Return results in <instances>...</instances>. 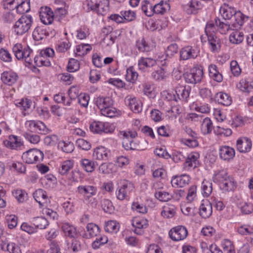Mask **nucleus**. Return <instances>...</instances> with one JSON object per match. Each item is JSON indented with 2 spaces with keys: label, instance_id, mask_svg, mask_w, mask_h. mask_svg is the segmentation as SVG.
Wrapping results in <instances>:
<instances>
[{
  "label": "nucleus",
  "instance_id": "nucleus-1",
  "mask_svg": "<svg viewBox=\"0 0 253 253\" xmlns=\"http://www.w3.org/2000/svg\"><path fill=\"white\" fill-rule=\"evenodd\" d=\"M95 103L103 115L110 118L115 116L116 110L112 107L113 100L110 97L99 96L95 99Z\"/></svg>",
  "mask_w": 253,
  "mask_h": 253
},
{
  "label": "nucleus",
  "instance_id": "nucleus-2",
  "mask_svg": "<svg viewBox=\"0 0 253 253\" xmlns=\"http://www.w3.org/2000/svg\"><path fill=\"white\" fill-rule=\"evenodd\" d=\"M76 191L78 194L83 196L84 201L87 204L92 207L97 205V200L93 197L97 193V188L96 187L90 185H82L77 187Z\"/></svg>",
  "mask_w": 253,
  "mask_h": 253
},
{
  "label": "nucleus",
  "instance_id": "nucleus-3",
  "mask_svg": "<svg viewBox=\"0 0 253 253\" xmlns=\"http://www.w3.org/2000/svg\"><path fill=\"white\" fill-rule=\"evenodd\" d=\"M33 23V19L31 15H24L15 23L13 31L18 36L23 35L29 31Z\"/></svg>",
  "mask_w": 253,
  "mask_h": 253
},
{
  "label": "nucleus",
  "instance_id": "nucleus-4",
  "mask_svg": "<svg viewBox=\"0 0 253 253\" xmlns=\"http://www.w3.org/2000/svg\"><path fill=\"white\" fill-rule=\"evenodd\" d=\"M118 136L123 140L122 144L123 147L126 150H136L140 148L135 146L133 138L137 136V133L135 131H120Z\"/></svg>",
  "mask_w": 253,
  "mask_h": 253
},
{
  "label": "nucleus",
  "instance_id": "nucleus-5",
  "mask_svg": "<svg viewBox=\"0 0 253 253\" xmlns=\"http://www.w3.org/2000/svg\"><path fill=\"white\" fill-rule=\"evenodd\" d=\"M134 185L127 180H123L116 191L117 198L121 201L128 200L129 195L133 190Z\"/></svg>",
  "mask_w": 253,
  "mask_h": 253
},
{
  "label": "nucleus",
  "instance_id": "nucleus-6",
  "mask_svg": "<svg viewBox=\"0 0 253 253\" xmlns=\"http://www.w3.org/2000/svg\"><path fill=\"white\" fill-rule=\"evenodd\" d=\"M25 125L27 130L31 132L45 135L50 132L45 125L40 121L28 120L26 121Z\"/></svg>",
  "mask_w": 253,
  "mask_h": 253
},
{
  "label": "nucleus",
  "instance_id": "nucleus-7",
  "mask_svg": "<svg viewBox=\"0 0 253 253\" xmlns=\"http://www.w3.org/2000/svg\"><path fill=\"white\" fill-rule=\"evenodd\" d=\"M203 69L201 67H195L189 72L184 74V78L187 83L196 84L201 82L203 77Z\"/></svg>",
  "mask_w": 253,
  "mask_h": 253
},
{
  "label": "nucleus",
  "instance_id": "nucleus-8",
  "mask_svg": "<svg viewBox=\"0 0 253 253\" xmlns=\"http://www.w3.org/2000/svg\"><path fill=\"white\" fill-rule=\"evenodd\" d=\"M44 155L42 151L37 149H32L23 153L22 159L24 162L27 164H33L34 163L42 161Z\"/></svg>",
  "mask_w": 253,
  "mask_h": 253
},
{
  "label": "nucleus",
  "instance_id": "nucleus-9",
  "mask_svg": "<svg viewBox=\"0 0 253 253\" xmlns=\"http://www.w3.org/2000/svg\"><path fill=\"white\" fill-rule=\"evenodd\" d=\"M89 128L92 132L96 133H112L114 131V128L109 123L100 121L92 122L90 125Z\"/></svg>",
  "mask_w": 253,
  "mask_h": 253
},
{
  "label": "nucleus",
  "instance_id": "nucleus-10",
  "mask_svg": "<svg viewBox=\"0 0 253 253\" xmlns=\"http://www.w3.org/2000/svg\"><path fill=\"white\" fill-rule=\"evenodd\" d=\"M169 237L174 241L183 240L188 235L187 228L182 225L175 226L170 230L169 232Z\"/></svg>",
  "mask_w": 253,
  "mask_h": 253
},
{
  "label": "nucleus",
  "instance_id": "nucleus-11",
  "mask_svg": "<svg viewBox=\"0 0 253 253\" xmlns=\"http://www.w3.org/2000/svg\"><path fill=\"white\" fill-rule=\"evenodd\" d=\"M199 50L196 47L187 46L182 48L180 52V58L186 60L196 58L199 55Z\"/></svg>",
  "mask_w": 253,
  "mask_h": 253
},
{
  "label": "nucleus",
  "instance_id": "nucleus-12",
  "mask_svg": "<svg viewBox=\"0 0 253 253\" xmlns=\"http://www.w3.org/2000/svg\"><path fill=\"white\" fill-rule=\"evenodd\" d=\"M252 146V141L246 137L239 138L236 142L237 149L241 153H247L250 151Z\"/></svg>",
  "mask_w": 253,
  "mask_h": 253
},
{
  "label": "nucleus",
  "instance_id": "nucleus-13",
  "mask_svg": "<svg viewBox=\"0 0 253 253\" xmlns=\"http://www.w3.org/2000/svg\"><path fill=\"white\" fill-rule=\"evenodd\" d=\"M235 155L234 148L228 146H221L219 148L220 158L225 161H229L233 159Z\"/></svg>",
  "mask_w": 253,
  "mask_h": 253
},
{
  "label": "nucleus",
  "instance_id": "nucleus-14",
  "mask_svg": "<svg viewBox=\"0 0 253 253\" xmlns=\"http://www.w3.org/2000/svg\"><path fill=\"white\" fill-rule=\"evenodd\" d=\"M131 224L134 228V233L138 235H142L143 233V229L148 226V221L146 219L134 217L131 220Z\"/></svg>",
  "mask_w": 253,
  "mask_h": 253
},
{
  "label": "nucleus",
  "instance_id": "nucleus-15",
  "mask_svg": "<svg viewBox=\"0 0 253 253\" xmlns=\"http://www.w3.org/2000/svg\"><path fill=\"white\" fill-rule=\"evenodd\" d=\"M199 210V214L202 217L208 218L212 213V204L208 200H203Z\"/></svg>",
  "mask_w": 253,
  "mask_h": 253
},
{
  "label": "nucleus",
  "instance_id": "nucleus-16",
  "mask_svg": "<svg viewBox=\"0 0 253 253\" xmlns=\"http://www.w3.org/2000/svg\"><path fill=\"white\" fill-rule=\"evenodd\" d=\"M190 177L187 174H182L172 177L171 183L174 187H183L188 185L190 182Z\"/></svg>",
  "mask_w": 253,
  "mask_h": 253
},
{
  "label": "nucleus",
  "instance_id": "nucleus-17",
  "mask_svg": "<svg viewBox=\"0 0 253 253\" xmlns=\"http://www.w3.org/2000/svg\"><path fill=\"white\" fill-rule=\"evenodd\" d=\"M125 102L133 112L138 113L142 111L141 102L136 97L128 96L125 99Z\"/></svg>",
  "mask_w": 253,
  "mask_h": 253
},
{
  "label": "nucleus",
  "instance_id": "nucleus-18",
  "mask_svg": "<svg viewBox=\"0 0 253 253\" xmlns=\"http://www.w3.org/2000/svg\"><path fill=\"white\" fill-rule=\"evenodd\" d=\"M16 73L12 71H5L1 75V80L3 83L8 85L14 84L18 80Z\"/></svg>",
  "mask_w": 253,
  "mask_h": 253
},
{
  "label": "nucleus",
  "instance_id": "nucleus-19",
  "mask_svg": "<svg viewBox=\"0 0 253 253\" xmlns=\"http://www.w3.org/2000/svg\"><path fill=\"white\" fill-rule=\"evenodd\" d=\"M208 38L210 49L211 52H218L221 48V42L220 39L215 34L206 36Z\"/></svg>",
  "mask_w": 253,
  "mask_h": 253
},
{
  "label": "nucleus",
  "instance_id": "nucleus-20",
  "mask_svg": "<svg viewBox=\"0 0 253 253\" xmlns=\"http://www.w3.org/2000/svg\"><path fill=\"white\" fill-rule=\"evenodd\" d=\"M191 91L189 86H179L175 88V93L177 97L178 100L187 101Z\"/></svg>",
  "mask_w": 253,
  "mask_h": 253
},
{
  "label": "nucleus",
  "instance_id": "nucleus-21",
  "mask_svg": "<svg viewBox=\"0 0 253 253\" xmlns=\"http://www.w3.org/2000/svg\"><path fill=\"white\" fill-rule=\"evenodd\" d=\"M40 17L41 22L43 24L45 25L50 24L52 23L53 19V12L49 8L46 7L41 11Z\"/></svg>",
  "mask_w": 253,
  "mask_h": 253
},
{
  "label": "nucleus",
  "instance_id": "nucleus-22",
  "mask_svg": "<svg viewBox=\"0 0 253 253\" xmlns=\"http://www.w3.org/2000/svg\"><path fill=\"white\" fill-rule=\"evenodd\" d=\"M235 22L232 24V30H238L243 25L246 20L248 19V17L244 15L241 11L236 12L234 15Z\"/></svg>",
  "mask_w": 253,
  "mask_h": 253
},
{
  "label": "nucleus",
  "instance_id": "nucleus-23",
  "mask_svg": "<svg viewBox=\"0 0 253 253\" xmlns=\"http://www.w3.org/2000/svg\"><path fill=\"white\" fill-rule=\"evenodd\" d=\"M109 155V151L103 146L96 148L93 153V157L98 160H107Z\"/></svg>",
  "mask_w": 253,
  "mask_h": 253
},
{
  "label": "nucleus",
  "instance_id": "nucleus-24",
  "mask_svg": "<svg viewBox=\"0 0 253 253\" xmlns=\"http://www.w3.org/2000/svg\"><path fill=\"white\" fill-rule=\"evenodd\" d=\"M49 36V33L45 26H38L33 32V37L35 41L42 40Z\"/></svg>",
  "mask_w": 253,
  "mask_h": 253
},
{
  "label": "nucleus",
  "instance_id": "nucleus-25",
  "mask_svg": "<svg viewBox=\"0 0 253 253\" xmlns=\"http://www.w3.org/2000/svg\"><path fill=\"white\" fill-rule=\"evenodd\" d=\"M200 155L197 152H192L190 153L186 160V162L184 164V168L187 166L195 168L199 165V161Z\"/></svg>",
  "mask_w": 253,
  "mask_h": 253
},
{
  "label": "nucleus",
  "instance_id": "nucleus-26",
  "mask_svg": "<svg viewBox=\"0 0 253 253\" xmlns=\"http://www.w3.org/2000/svg\"><path fill=\"white\" fill-rule=\"evenodd\" d=\"M214 99L219 104L226 106L230 105L232 102L231 96L228 94L223 92L217 93L215 95Z\"/></svg>",
  "mask_w": 253,
  "mask_h": 253
},
{
  "label": "nucleus",
  "instance_id": "nucleus-27",
  "mask_svg": "<svg viewBox=\"0 0 253 253\" xmlns=\"http://www.w3.org/2000/svg\"><path fill=\"white\" fill-rule=\"evenodd\" d=\"M156 63V61L152 58L142 57L138 61V66L140 70H144L146 68L153 67Z\"/></svg>",
  "mask_w": 253,
  "mask_h": 253
},
{
  "label": "nucleus",
  "instance_id": "nucleus-28",
  "mask_svg": "<svg viewBox=\"0 0 253 253\" xmlns=\"http://www.w3.org/2000/svg\"><path fill=\"white\" fill-rule=\"evenodd\" d=\"M86 229V236L87 238H94L100 234V228L94 223H90L87 224Z\"/></svg>",
  "mask_w": 253,
  "mask_h": 253
},
{
  "label": "nucleus",
  "instance_id": "nucleus-29",
  "mask_svg": "<svg viewBox=\"0 0 253 253\" xmlns=\"http://www.w3.org/2000/svg\"><path fill=\"white\" fill-rule=\"evenodd\" d=\"M220 13L224 19H230L236 14V10L232 7L225 4L221 6Z\"/></svg>",
  "mask_w": 253,
  "mask_h": 253
},
{
  "label": "nucleus",
  "instance_id": "nucleus-30",
  "mask_svg": "<svg viewBox=\"0 0 253 253\" xmlns=\"http://www.w3.org/2000/svg\"><path fill=\"white\" fill-rule=\"evenodd\" d=\"M20 58L18 57L19 60H24L25 62L29 65L32 64V58L33 57V51L29 46L25 47L21 53Z\"/></svg>",
  "mask_w": 253,
  "mask_h": 253
},
{
  "label": "nucleus",
  "instance_id": "nucleus-31",
  "mask_svg": "<svg viewBox=\"0 0 253 253\" xmlns=\"http://www.w3.org/2000/svg\"><path fill=\"white\" fill-rule=\"evenodd\" d=\"M220 189L225 192L232 191L236 187V182L233 178L230 177L219 184Z\"/></svg>",
  "mask_w": 253,
  "mask_h": 253
},
{
  "label": "nucleus",
  "instance_id": "nucleus-32",
  "mask_svg": "<svg viewBox=\"0 0 253 253\" xmlns=\"http://www.w3.org/2000/svg\"><path fill=\"white\" fill-rule=\"evenodd\" d=\"M33 224L37 228L40 229H45L49 224L47 219L42 216L34 217L32 220Z\"/></svg>",
  "mask_w": 253,
  "mask_h": 253
},
{
  "label": "nucleus",
  "instance_id": "nucleus-33",
  "mask_svg": "<svg viewBox=\"0 0 253 253\" xmlns=\"http://www.w3.org/2000/svg\"><path fill=\"white\" fill-rule=\"evenodd\" d=\"M82 168L87 172H91L95 169V163L91 160L83 159L80 161Z\"/></svg>",
  "mask_w": 253,
  "mask_h": 253
},
{
  "label": "nucleus",
  "instance_id": "nucleus-34",
  "mask_svg": "<svg viewBox=\"0 0 253 253\" xmlns=\"http://www.w3.org/2000/svg\"><path fill=\"white\" fill-rule=\"evenodd\" d=\"M213 126L211 121L208 117L205 118L201 125V131L204 134H208L211 132Z\"/></svg>",
  "mask_w": 253,
  "mask_h": 253
},
{
  "label": "nucleus",
  "instance_id": "nucleus-35",
  "mask_svg": "<svg viewBox=\"0 0 253 253\" xmlns=\"http://www.w3.org/2000/svg\"><path fill=\"white\" fill-rule=\"evenodd\" d=\"M62 230L66 236L75 238L77 235L76 228L68 223H64L62 226Z\"/></svg>",
  "mask_w": 253,
  "mask_h": 253
},
{
  "label": "nucleus",
  "instance_id": "nucleus-36",
  "mask_svg": "<svg viewBox=\"0 0 253 253\" xmlns=\"http://www.w3.org/2000/svg\"><path fill=\"white\" fill-rule=\"evenodd\" d=\"M95 240L92 243L91 246L94 249H97L108 242L107 236L101 234L95 237Z\"/></svg>",
  "mask_w": 253,
  "mask_h": 253
},
{
  "label": "nucleus",
  "instance_id": "nucleus-37",
  "mask_svg": "<svg viewBox=\"0 0 253 253\" xmlns=\"http://www.w3.org/2000/svg\"><path fill=\"white\" fill-rule=\"evenodd\" d=\"M229 36V41L233 44H239L241 43L244 40V34L238 30H234Z\"/></svg>",
  "mask_w": 253,
  "mask_h": 253
},
{
  "label": "nucleus",
  "instance_id": "nucleus-38",
  "mask_svg": "<svg viewBox=\"0 0 253 253\" xmlns=\"http://www.w3.org/2000/svg\"><path fill=\"white\" fill-rule=\"evenodd\" d=\"M35 200L40 205L45 203L47 199V194L45 191L40 189L36 190L33 194Z\"/></svg>",
  "mask_w": 253,
  "mask_h": 253
},
{
  "label": "nucleus",
  "instance_id": "nucleus-39",
  "mask_svg": "<svg viewBox=\"0 0 253 253\" xmlns=\"http://www.w3.org/2000/svg\"><path fill=\"white\" fill-rule=\"evenodd\" d=\"M215 25L218 28L219 32L222 34H225L229 30H232V25L230 26L227 23L222 22L219 18H215Z\"/></svg>",
  "mask_w": 253,
  "mask_h": 253
},
{
  "label": "nucleus",
  "instance_id": "nucleus-40",
  "mask_svg": "<svg viewBox=\"0 0 253 253\" xmlns=\"http://www.w3.org/2000/svg\"><path fill=\"white\" fill-rule=\"evenodd\" d=\"M138 74L136 72L132 66L127 69L126 71V80L132 84L134 83L138 78Z\"/></svg>",
  "mask_w": 253,
  "mask_h": 253
},
{
  "label": "nucleus",
  "instance_id": "nucleus-41",
  "mask_svg": "<svg viewBox=\"0 0 253 253\" xmlns=\"http://www.w3.org/2000/svg\"><path fill=\"white\" fill-rule=\"evenodd\" d=\"M74 166V162L72 160H66L63 162L61 166L59 168V172L62 174L64 175L71 170Z\"/></svg>",
  "mask_w": 253,
  "mask_h": 253
},
{
  "label": "nucleus",
  "instance_id": "nucleus-42",
  "mask_svg": "<svg viewBox=\"0 0 253 253\" xmlns=\"http://www.w3.org/2000/svg\"><path fill=\"white\" fill-rule=\"evenodd\" d=\"M187 6L186 12L189 14L197 13V10L202 7L201 3L197 0H192Z\"/></svg>",
  "mask_w": 253,
  "mask_h": 253
},
{
  "label": "nucleus",
  "instance_id": "nucleus-43",
  "mask_svg": "<svg viewBox=\"0 0 253 253\" xmlns=\"http://www.w3.org/2000/svg\"><path fill=\"white\" fill-rule=\"evenodd\" d=\"M109 2L108 0H100L97 8L95 9L96 11L98 14L105 15L109 10Z\"/></svg>",
  "mask_w": 253,
  "mask_h": 253
},
{
  "label": "nucleus",
  "instance_id": "nucleus-44",
  "mask_svg": "<svg viewBox=\"0 0 253 253\" xmlns=\"http://www.w3.org/2000/svg\"><path fill=\"white\" fill-rule=\"evenodd\" d=\"M14 7L16 9L17 12L20 14L26 13L30 10V0L23 1L19 4L17 1L16 6H14Z\"/></svg>",
  "mask_w": 253,
  "mask_h": 253
},
{
  "label": "nucleus",
  "instance_id": "nucleus-45",
  "mask_svg": "<svg viewBox=\"0 0 253 253\" xmlns=\"http://www.w3.org/2000/svg\"><path fill=\"white\" fill-rule=\"evenodd\" d=\"M152 79L156 81H162L167 77L166 71L165 68L160 67L153 71L151 74Z\"/></svg>",
  "mask_w": 253,
  "mask_h": 253
},
{
  "label": "nucleus",
  "instance_id": "nucleus-46",
  "mask_svg": "<svg viewBox=\"0 0 253 253\" xmlns=\"http://www.w3.org/2000/svg\"><path fill=\"white\" fill-rule=\"evenodd\" d=\"M77 38L80 40L85 39L90 34L89 28L86 25L80 26L76 31Z\"/></svg>",
  "mask_w": 253,
  "mask_h": 253
},
{
  "label": "nucleus",
  "instance_id": "nucleus-47",
  "mask_svg": "<svg viewBox=\"0 0 253 253\" xmlns=\"http://www.w3.org/2000/svg\"><path fill=\"white\" fill-rule=\"evenodd\" d=\"M58 148L65 153H71L74 149V145L73 143L70 142H65L60 141L58 144Z\"/></svg>",
  "mask_w": 253,
  "mask_h": 253
},
{
  "label": "nucleus",
  "instance_id": "nucleus-48",
  "mask_svg": "<svg viewBox=\"0 0 253 253\" xmlns=\"http://www.w3.org/2000/svg\"><path fill=\"white\" fill-rule=\"evenodd\" d=\"M169 8V6L168 3L161 1L153 7V14L155 13L163 14Z\"/></svg>",
  "mask_w": 253,
  "mask_h": 253
},
{
  "label": "nucleus",
  "instance_id": "nucleus-49",
  "mask_svg": "<svg viewBox=\"0 0 253 253\" xmlns=\"http://www.w3.org/2000/svg\"><path fill=\"white\" fill-rule=\"evenodd\" d=\"M120 228L118 222L115 220L108 221L105 223V230L110 233H117Z\"/></svg>",
  "mask_w": 253,
  "mask_h": 253
},
{
  "label": "nucleus",
  "instance_id": "nucleus-50",
  "mask_svg": "<svg viewBox=\"0 0 253 253\" xmlns=\"http://www.w3.org/2000/svg\"><path fill=\"white\" fill-rule=\"evenodd\" d=\"M136 46L140 52H149L151 50L152 46L144 39L136 42Z\"/></svg>",
  "mask_w": 253,
  "mask_h": 253
},
{
  "label": "nucleus",
  "instance_id": "nucleus-51",
  "mask_svg": "<svg viewBox=\"0 0 253 253\" xmlns=\"http://www.w3.org/2000/svg\"><path fill=\"white\" fill-rule=\"evenodd\" d=\"M227 172L225 170H221L214 174L212 176L213 181L214 182H219V184L229 178Z\"/></svg>",
  "mask_w": 253,
  "mask_h": 253
},
{
  "label": "nucleus",
  "instance_id": "nucleus-52",
  "mask_svg": "<svg viewBox=\"0 0 253 253\" xmlns=\"http://www.w3.org/2000/svg\"><path fill=\"white\" fill-rule=\"evenodd\" d=\"M175 210L176 208L174 206L168 205L164 206L161 214L164 217L171 218L175 214Z\"/></svg>",
  "mask_w": 253,
  "mask_h": 253
},
{
  "label": "nucleus",
  "instance_id": "nucleus-53",
  "mask_svg": "<svg viewBox=\"0 0 253 253\" xmlns=\"http://www.w3.org/2000/svg\"><path fill=\"white\" fill-rule=\"evenodd\" d=\"M100 0H86L84 3V8L86 11H95Z\"/></svg>",
  "mask_w": 253,
  "mask_h": 253
},
{
  "label": "nucleus",
  "instance_id": "nucleus-54",
  "mask_svg": "<svg viewBox=\"0 0 253 253\" xmlns=\"http://www.w3.org/2000/svg\"><path fill=\"white\" fill-rule=\"evenodd\" d=\"M202 194L204 197H208L212 191V183L207 180H204L202 183Z\"/></svg>",
  "mask_w": 253,
  "mask_h": 253
},
{
  "label": "nucleus",
  "instance_id": "nucleus-55",
  "mask_svg": "<svg viewBox=\"0 0 253 253\" xmlns=\"http://www.w3.org/2000/svg\"><path fill=\"white\" fill-rule=\"evenodd\" d=\"M8 166L10 170H13L18 172L24 173L26 171V167L20 162H10Z\"/></svg>",
  "mask_w": 253,
  "mask_h": 253
},
{
  "label": "nucleus",
  "instance_id": "nucleus-56",
  "mask_svg": "<svg viewBox=\"0 0 253 253\" xmlns=\"http://www.w3.org/2000/svg\"><path fill=\"white\" fill-rule=\"evenodd\" d=\"M222 247L224 253H235L234 246L231 241L224 240L222 242Z\"/></svg>",
  "mask_w": 253,
  "mask_h": 253
},
{
  "label": "nucleus",
  "instance_id": "nucleus-57",
  "mask_svg": "<svg viewBox=\"0 0 253 253\" xmlns=\"http://www.w3.org/2000/svg\"><path fill=\"white\" fill-rule=\"evenodd\" d=\"M230 71L232 74L236 77H239L241 73L242 70L236 60H232L230 64Z\"/></svg>",
  "mask_w": 253,
  "mask_h": 253
},
{
  "label": "nucleus",
  "instance_id": "nucleus-58",
  "mask_svg": "<svg viewBox=\"0 0 253 253\" xmlns=\"http://www.w3.org/2000/svg\"><path fill=\"white\" fill-rule=\"evenodd\" d=\"M141 9L147 16H151L153 14V6L147 0H144L142 2Z\"/></svg>",
  "mask_w": 253,
  "mask_h": 253
},
{
  "label": "nucleus",
  "instance_id": "nucleus-59",
  "mask_svg": "<svg viewBox=\"0 0 253 253\" xmlns=\"http://www.w3.org/2000/svg\"><path fill=\"white\" fill-rule=\"evenodd\" d=\"M101 207L105 212L111 213L114 211V206L112 203L109 199H103L101 201Z\"/></svg>",
  "mask_w": 253,
  "mask_h": 253
},
{
  "label": "nucleus",
  "instance_id": "nucleus-60",
  "mask_svg": "<svg viewBox=\"0 0 253 253\" xmlns=\"http://www.w3.org/2000/svg\"><path fill=\"white\" fill-rule=\"evenodd\" d=\"M155 197L161 202H167L172 198L171 195L166 191H158L155 193Z\"/></svg>",
  "mask_w": 253,
  "mask_h": 253
},
{
  "label": "nucleus",
  "instance_id": "nucleus-61",
  "mask_svg": "<svg viewBox=\"0 0 253 253\" xmlns=\"http://www.w3.org/2000/svg\"><path fill=\"white\" fill-rule=\"evenodd\" d=\"M32 101L28 98H22L19 102H17L15 105L24 111L29 109L32 104Z\"/></svg>",
  "mask_w": 253,
  "mask_h": 253
},
{
  "label": "nucleus",
  "instance_id": "nucleus-62",
  "mask_svg": "<svg viewBox=\"0 0 253 253\" xmlns=\"http://www.w3.org/2000/svg\"><path fill=\"white\" fill-rule=\"evenodd\" d=\"M217 28L215 23V19L214 21H211L208 22L205 29L206 36L215 34L214 31L217 30Z\"/></svg>",
  "mask_w": 253,
  "mask_h": 253
},
{
  "label": "nucleus",
  "instance_id": "nucleus-63",
  "mask_svg": "<svg viewBox=\"0 0 253 253\" xmlns=\"http://www.w3.org/2000/svg\"><path fill=\"white\" fill-rule=\"evenodd\" d=\"M2 20L4 23H11L16 20V14L12 11H6L3 13Z\"/></svg>",
  "mask_w": 253,
  "mask_h": 253
},
{
  "label": "nucleus",
  "instance_id": "nucleus-64",
  "mask_svg": "<svg viewBox=\"0 0 253 253\" xmlns=\"http://www.w3.org/2000/svg\"><path fill=\"white\" fill-rule=\"evenodd\" d=\"M237 231L242 235H252L253 234V228L248 225H244L238 227Z\"/></svg>",
  "mask_w": 253,
  "mask_h": 253
}]
</instances>
